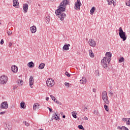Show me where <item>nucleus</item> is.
<instances>
[{
  "mask_svg": "<svg viewBox=\"0 0 130 130\" xmlns=\"http://www.w3.org/2000/svg\"><path fill=\"white\" fill-rule=\"evenodd\" d=\"M125 128V130H128V128Z\"/></svg>",
  "mask_w": 130,
  "mask_h": 130,
  "instance_id": "61",
  "label": "nucleus"
},
{
  "mask_svg": "<svg viewBox=\"0 0 130 130\" xmlns=\"http://www.w3.org/2000/svg\"><path fill=\"white\" fill-rule=\"evenodd\" d=\"M30 30L31 33H36V31H37V29L36 28V26L33 25L32 26H31L30 27Z\"/></svg>",
  "mask_w": 130,
  "mask_h": 130,
  "instance_id": "15",
  "label": "nucleus"
},
{
  "mask_svg": "<svg viewBox=\"0 0 130 130\" xmlns=\"http://www.w3.org/2000/svg\"><path fill=\"white\" fill-rule=\"evenodd\" d=\"M109 94H110V96H111V97H112V96H113V92L112 91H110L109 92Z\"/></svg>",
  "mask_w": 130,
  "mask_h": 130,
  "instance_id": "43",
  "label": "nucleus"
},
{
  "mask_svg": "<svg viewBox=\"0 0 130 130\" xmlns=\"http://www.w3.org/2000/svg\"><path fill=\"white\" fill-rule=\"evenodd\" d=\"M8 25H9V26H11V25H12V23L9 22V23H8Z\"/></svg>",
  "mask_w": 130,
  "mask_h": 130,
  "instance_id": "57",
  "label": "nucleus"
},
{
  "mask_svg": "<svg viewBox=\"0 0 130 130\" xmlns=\"http://www.w3.org/2000/svg\"><path fill=\"white\" fill-rule=\"evenodd\" d=\"M107 60L108 63H110V61L111 60V57L107 58Z\"/></svg>",
  "mask_w": 130,
  "mask_h": 130,
  "instance_id": "38",
  "label": "nucleus"
},
{
  "mask_svg": "<svg viewBox=\"0 0 130 130\" xmlns=\"http://www.w3.org/2000/svg\"><path fill=\"white\" fill-rule=\"evenodd\" d=\"M25 106H26V104H25L24 102H21V103H20V107H21V108L24 109V108H25Z\"/></svg>",
  "mask_w": 130,
  "mask_h": 130,
  "instance_id": "29",
  "label": "nucleus"
},
{
  "mask_svg": "<svg viewBox=\"0 0 130 130\" xmlns=\"http://www.w3.org/2000/svg\"><path fill=\"white\" fill-rule=\"evenodd\" d=\"M29 86L30 88H33V85H34V78L33 77L30 76L29 79Z\"/></svg>",
  "mask_w": 130,
  "mask_h": 130,
  "instance_id": "11",
  "label": "nucleus"
},
{
  "mask_svg": "<svg viewBox=\"0 0 130 130\" xmlns=\"http://www.w3.org/2000/svg\"><path fill=\"white\" fill-rule=\"evenodd\" d=\"M46 101H48V100H49V98H48V97L46 98Z\"/></svg>",
  "mask_w": 130,
  "mask_h": 130,
  "instance_id": "56",
  "label": "nucleus"
},
{
  "mask_svg": "<svg viewBox=\"0 0 130 130\" xmlns=\"http://www.w3.org/2000/svg\"><path fill=\"white\" fill-rule=\"evenodd\" d=\"M95 73H98V74H99V72L98 71V70H96Z\"/></svg>",
  "mask_w": 130,
  "mask_h": 130,
  "instance_id": "58",
  "label": "nucleus"
},
{
  "mask_svg": "<svg viewBox=\"0 0 130 130\" xmlns=\"http://www.w3.org/2000/svg\"><path fill=\"white\" fill-rule=\"evenodd\" d=\"M84 111H88V108L85 107L84 108Z\"/></svg>",
  "mask_w": 130,
  "mask_h": 130,
  "instance_id": "50",
  "label": "nucleus"
},
{
  "mask_svg": "<svg viewBox=\"0 0 130 130\" xmlns=\"http://www.w3.org/2000/svg\"><path fill=\"white\" fill-rule=\"evenodd\" d=\"M52 120H53V119H55L56 120H58V119H59V117L58 116V115H57V114H56V113H55V114H54L52 118H51Z\"/></svg>",
  "mask_w": 130,
  "mask_h": 130,
  "instance_id": "19",
  "label": "nucleus"
},
{
  "mask_svg": "<svg viewBox=\"0 0 130 130\" xmlns=\"http://www.w3.org/2000/svg\"><path fill=\"white\" fill-rule=\"evenodd\" d=\"M60 114H61V115H62V114H63V112H61L60 113Z\"/></svg>",
  "mask_w": 130,
  "mask_h": 130,
  "instance_id": "60",
  "label": "nucleus"
},
{
  "mask_svg": "<svg viewBox=\"0 0 130 130\" xmlns=\"http://www.w3.org/2000/svg\"><path fill=\"white\" fill-rule=\"evenodd\" d=\"M46 84L48 87H53V86H54V80L49 78L47 80Z\"/></svg>",
  "mask_w": 130,
  "mask_h": 130,
  "instance_id": "5",
  "label": "nucleus"
},
{
  "mask_svg": "<svg viewBox=\"0 0 130 130\" xmlns=\"http://www.w3.org/2000/svg\"><path fill=\"white\" fill-rule=\"evenodd\" d=\"M5 113H6V111H4V112H0V114L2 115L3 114H5Z\"/></svg>",
  "mask_w": 130,
  "mask_h": 130,
  "instance_id": "52",
  "label": "nucleus"
},
{
  "mask_svg": "<svg viewBox=\"0 0 130 130\" xmlns=\"http://www.w3.org/2000/svg\"><path fill=\"white\" fill-rule=\"evenodd\" d=\"M67 5H69V1L68 0H63L60 3V6L61 7H66Z\"/></svg>",
  "mask_w": 130,
  "mask_h": 130,
  "instance_id": "12",
  "label": "nucleus"
},
{
  "mask_svg": "<svg viewBox=\"0 0 130 130\" xmlns=\"http://www.w3.org/2000/svg\"><path fill=\"white\" fill-rule=\"evenodd\" d=\"M84 120H88V117H84Z\"/></svg>",
  "mask_w": 130,
  "mask_h": 130,
  "instance_id": "55",
  "label": "nucleus"
},
{
  "mask_svg": "<svg viewBox=\"0 0 130 130\" xmlns=\"http://www.w3.org/2000/svg\"><path fill=\"white\" fill-rule=\"evenodd\" d=\"M95 10H96V8H95L94 7H93L90 10V15H93Z\"/></svg>",
  "mask_w": 130,
  "mask_h": 130,
  "instance_id": "27",
  "label": "nucleus"
},
{
  "mask_svg": "<svg viewBox=\"0 0 130 130\" xmlns=\"http://www.w3.org/2000/svg\"><path fill=\"white\" fill-rule=\"evenodd\" d=\"M126 124H128V125H130V118L128 119V120H127Z\"/></svg>",
  "mask_w": 130,
  "mask_h": 130,
  "instance_id": "44",
  "label": "nucleus"
},
{
  "mask_svg": "<svg viewBox=\"0 0 130 130\" xmlns=\"http://www.w3.org/2000/svg\"><path fill=\"white\" fill-rule=\"evenodd\" d=\"M89 55L90 57H94L95 56V55H94V53H93V51H92V50H89Z\"/></svg>",
  "mask_w": 130,
  "mask_h": 130,
  "instance_id": "28",
  "label": "nucleus"
},
{
  "mask_svg": "<svg viewBox=\"0 0 130 130\" xmlns=\"http://www.w3.org/2000/svg\"><path fill=\"white\" fill-rule=\"evenodd\" d=\"M119 35L121 39H123V41L126 40V36L125 35V32L123 31L121 27H119Z\"/></svg>",
  "mask_w": 130,
  "mask_h": 130,
  "instance_id": "1",
  "label": "nucleus"
},
{
  "mask_svg": "<svg viewBox=\"0 0 130 130\" xmlns=\"http://www.w3.org/2000/svg\"><path fill=\"white\" fill-rule=\"evenodd\" d=\"M44 67H45V63H42L39 66L38 69L39 70H43V69H44Z\"/></svg>",
  "mask_w": 130,
  "mask_h": 130,
  "instance_id": "23",
  "label": "nucleus"
},
{
  "mask_svg": "<svg viewBox=\"0 0 130 130\" xmlns=\"http://www.w3.org/2000/svg\"><path fill=\"white\" fill-rule=\"evenodd\" d=\"M17 83L18 86H22L24 82L23 81V80H20V79H18L17 81Z\"/></svg>",
  "mask_w": 130,
  "mask_h": 130,
  "instance_id": "24",
  "label": "nucleus"
},
{
  "mask_svg": "<svg viewBox=\"0 0 130 130\" xmlns=\"http://www.w3.org/2000/svg\"><path fill=\"white\" fill-rule=\"evenodd\" d=\"M104 108H105V110H106V111H107V112L109 111V109H108V105H104Z\"/></svg>",
  "mask_w": 130,
  "mask_h": 130,
  "instance_id": "35",
  "label": "nucleus"
},
{
  "mask_svg": "<svg viewBox=\"0 0 130 130\" xmlns=\"http://www.w3.org/2000/svg\"><path fill=\"white\" fill-rule=\"evenodd\" d=\"M55 102V103H56L57 104H59V105H61V104H61V102H58V101H57V100H56Z\"/></svg>",
  "mask_w": 130,
  "mask_h": 130,
  "instance_id": "41",
  "label": "nucleus"
},
{
  "mask_svg": "<svg viewBox=\"0 0 130 130\" xmlns=\"http://www.w3.org/2000/svg\"><path fill=\"white\" fill-rule=\"evenodd\" d=\"M25 125H26V126H29V125H30V124H29L28 122L25 121Z\"/></svg>",
  "mask_w": 130,
  "mask_h": 130,
  "instance_id": "45",
  "label": "nucleus"
},
{
  "mask_svg": "<svg viewBox=\"0 0 130 130\" xmlns=\"http://www.w3.org/2000/svg\"><path fill=\"white\" fill-rule=\"evenodd\" d=\"M39 109V104H35L34 105V110H36V109Z\"/></svg>",
  "mask_w": 130,
  "mask_h": 130,
  "instance_id": "26",
  "label": "nucleus"
},
{
  "mask_svg": "<svg viewBox=\"0 0 130 130\" xmlns=\"http://www.w3.org/2000/svg\"><path fill=\"white\" fill-rule=\"evenodd\" d=\"M5 130H11V125L10 124H6V126H5Z\"/></svg>",
  "mask_w": 130,
  "mask_h": 130,
  "instance_id": "25",
  "label": "nucleus"
},
{
  "mask_svg": "<svg viewBox=\"0 0 130 130\" xmlns=\"http://www.w3.org/2000/svg\"><path fill=\"white\" fill-rule=\"evenodd\" d=\"M45 21L47 24H49V22H50V16L49 15L46 16Z\"/></svg>",
  "mask_w": 130,
  "mask_h": 130,
  "instance_id": "18",
  "label": "nucleus"
},
{
  "mask_svg": "<svg viewBox=\"0 0 130 130\" xmlns=\"http://www.w3.org/2000/svg\"><path fill=\"white\" fill-rule=\"evenodd\" d=\"M81 5L82 4L81 3V1L80 0H77V1L75 3V10L76 11H78V10H81V8L80 7L81 6Z\"/></svg>",
  "mask_w": 130,
  "mask_h": 130,
  "instance_id": "4",
  "label": "nucleus"
},
{
  "mask_svg": "<svg viewBox=\"0 0 130 130\" xmlns=\"http://www.w3.org/2000/svg\"><path fill=\"white\" fill-rule=\"evenodd\" d=\"M92 91L93 92H94V93H96V89L95 88H93Z\"/></svg>",
  "mask_w": 130,
  "mask_h": 130,
  "instance_id": "54",
  "label": "nucleus"
},
{
  "mask_svg": "<svg viewBox=\"0 0 130 130\" xmlns=\"http://www.w3.org/2000/svg\"><path fill=\"white\" fill-rule=\"evenodd\" d=\"M28 4H25L23 5V12L25 13H27L28 12Z\"/></svg>",
  "mask_w": 130,
  "mask_h": 130,
  "instance_id": "13",
  "label": "nucleus"
},
{
  "mask_svg": "<svg viewBox=\"0 0 130 130\" xmlns=\"http://www.w3.org/2000/svg\"><path fill=\"white\" fill-rule=\"evenodd\" d=\"M66 11V7L61 6H60L58 9L56 10V14H60V13H63V12H64Z\"/></svg>",
  "mask_w": 130,
  "mask_h": 130,
  "instance_id": "7",
  "label": "nucleus"
},
{
  "mask_svg": "<svg viewBox=\"0 0 130 130\" xmlns=\"http://www.w3.org/2000/svg\"><path fill=\"white\" fill-rule=\"evenodd\" d=\"M102 99L104 101L105 103L107 105H109V101L108 100V96H107V93L106 91H103L102 94Z\"/></svg>",
  "mask_w": 130,
  "mask_h": 130,
  "instance_id": "2",
  "label": "nucleus"
},
{
  "mask_svg": "<svg viewBox=\"0 0 130 130\" xmlns=\"http://www.w3.org/2000/svg\"><path fill=\"white\" fill-rule=\"evenodd\" d=\"M0 43L1 45H3V44H4V40L2 39Z\"/></svg>",
  "mask_w": 130,
  "mask_h": 130,
  "instance_id": "49",
  "label": "nucleus"
},
{
  "mask_svg": "<svg viewBox=\"0 0 130 130\" xmlns=\"http://www.w3.org/2000/svg\"><path fill=\"white\" fill-rule=\"evenodd\" d=\"M123 60H124V58H123V57H122L121 58L119 59V62H122Z\"/></svg>",
  "mask_w": 130,
  "mask_h": 130,
  "instance_id": "37",
  "label": "nucleus"
},
{
  "mask_svg": "<svg viewBox=\"0 0 130 130\" xmlns=\"http://www.w3.org/2000/svg\"><path fill=\"white\" fill-rule=\"evenodd\" d=\"M70 46L71 45L70 44H66L62 48L63 50H70Z\"/></svg>",
  "mask_w": 130,
  "mask_h": 130,
  "instance_id": "14",
  "label": "nucleus"
},
{
  "mask_svg": "<svg viewBox=\"0 0 130 130\" xmlns=\"http://www.w3.org/2000/svg\"><path fill=\"white\" fill-rule=\"evenodd\" d=\"M111 56H112V54H111V53L109 52H107L106 53V57H105L104 58L107 59V58L109 57H111Z\"/></svg>",
  "mask_w": 130,
  "mask_h": 130,
  "instance_id": "20",
  "label": "nucleus"
},
{
  "mask_svg": "<svg viewBox=\"0 0 130 130\" xmlns=\"http://www.w3.org/2000/svg\"><path fill=\"white\" fill-rule=\"evenodd\" d=\"M13 7L15 8H18L19 7V1L18 0H13Z\"/></svg>",
  "mask_w": 130,
  "mask_h": 130,
  "instance_id": "17",
  "label": "nucleus"
},
{
  "mask_svg": "<svg viewBox=\"0 0 130 130\" xmlns=\"http://www.w3.org/2000/svg\"><path fill=\"white\" fill-rule=\"evenodd\" d=\"M126 6H128V7H130V2H127L126 3Z\"/></svg>",
  "mask_w": 130,
  "mask_h": 130,
  "instance_id": "46",
  "label": "nucleus"
},
{
  "mask_svg": "<svg viewBox=\"0 0 130 130\" xmlns=\"http://www.w3.org/2000/svg\"><path fill=\"white\" fill-rule=\"evenodd\" d=\"M72 114L73 117L74 118H77V115H76L77 113H76V112H74V111L72 112Z\"/></svg>",
  "mask_w": 130,
  "mask_h": 130,
  "instance_id": "32",
  "label": "nucleus"
},
{
  "mask_svg": "<svg viewBox=\"0 0 130 130\" xmlns=\"http://www.w3.org/2000/svg\"><path fill=\"white\" fill-rule=\"evenodd\" d=\"M64 85L66 87H70V83L65 82Z\"/></svg>",
  "mask_w": 130,
  "mask_h": 130,
  "instance_id": "42",
  "label": "nucleus"
},
{
  "mask_svg": "<svg viewBox=\"0 0 130 130\" xmlns=\"http://www.w3.org/2000/svg\"><path fill=\"white\" fill-rule=\"evenodd\" d=\"M11 69L13 73H17L18 72V67L16 66H12Z\"/></svg>",
  "mask_w": 130,
  "mask_h": 130,
  "instance_id": "16",
  "label": "nucleus"
},
{
  "mask_svg": "<svg viewBox=\"0 0 130 130\" xmlns=\"http://www.w3.org/2000/svg\"><path fill=\"white\" fill-rule=\"evenodd\" d=\"M7 34L8 36H11V35H12V34H13V32L8 30Z\"/></svg>",
  "mask_w": 130,
  "mask_h": 130,
  "instance_id": "39",
  "label": "nucleus"
},
{
  "mask_svg": "<svg viewBox=\"0 0 130 130\" xmlns=\"http://www.w3.org/2000/svg\"><path fill=\"white\" fill-rule=\"evenodd\" d=\"M88 43L90 46H91V47H95V46H96V42H95L94 40H92V39L89 40Z\"/></svg>",
  "mask_w": 130,
  "mask_h": 130,
  "instance_id": "10",
  "label": "nucleus"
},
{
  "mask_svg": "<svg viewBox=\"0 0 130 130\" xmlns=\"http://www.w3.org/2000/svg\"><path fill=\"white\" fill-rule=\"evenodd\" d=\"M48 109H49L50 112H52V109L49 107H47Z\"/></svg>",
  "mask_w": 130,
  "mask_h": 130,
  "instance_id": "48",
  "label": "nucleus"
},
{
  "mask_svg": "<svg viewBox=\"0 0 130 130\" xmlns=\"http://www.w3.org/2000/svg\"><path fill=\"white\" fill-rule=\"evenodd\" d=\"M50 97L53 101H54V102L56 101V99H55V97H54L53 95H50Z\"/></svg>",
  "mask_w": 130,
  "mask_h": 130,
  "instance_id": "33",
  "label": "nucleus"
},
{
  "mask_svg": "<svg viewBox=\"0 0 130 130\" xmlns=\"http://www.w3.org/2000/svg\"><path fill=\"white\" fill-rule=\"evenodd\" d=\"M8 82V77L3 75L0 77V84L1 85H5Z\"/></svg>",
  "mask_w": 130,
  "mask_h": 130,
  "instance_id": "3",
  "label": "nucleus"
},
{
  "mask_svg": "<svg viewBox=\"0 0 130 130\" xmlns=\"http://www.w3.org/2000/svg\"><path fill=\"white\" fill-rule=\"evenodd\" d=\"M12 45H13V44H12V43L10 42V43H9V47H11V46H12Z\"/></svg>",
  "mask_w": 130,
  "mask_h": 130,
  "instance_id": "53",
  "label": "nucleus"
},
{
  "mask_svg": "<svg viewBox=\"0 0 130 130\" xmlns=\"http://www.w3.org/2000/svg\"><path fill=\"white\" fill-rule=\"evenodd\" d=\"M81 82L82 84H85L87 83V79L85 77H82V79L80 80V83Z\"/></svg>",
  "mask_w": 130,
  "mask_h": 130,
  "instance_id": "22",
  "label": "nucleus"
},
{
  "mask_svg": "<svg viewBox=\"0 0 130 130\" xmlns=\"http://www.w3.org/2000/svg\"><path fill=\"white\" fill-rule=\"evenodd\" d=\"M117 128H118V129H124V130H126V129L125 128H127V127L124 126H122V127H120L119 126H118L117 127Z\"/></svg>",
  "mask_w": 130,
  "mask_h": 130,
  "instance_id": "31",
  "label": "nucleus"
},
{
  "mask_svg": "<svg viewBox=\"0 0 130 130\" xmlns=\"http://www.w3.org/2000/svg\"><path fill=\"white\" fill-rule=\"evenodd\" d=\"M127 118H122V121H127Z\"/></svg>",
  "mask_w": 130,
  "mask_h": 130,
  "instance_id": "47",
  "label": "nucleus"
},
{
  "mask_svg": "<svg viewBox=\"0 0 130 130\" xmlns=\"http://www.w3.org/2000/svg\"><path fill=\"white\" fill-rule=\"evenodd\" d=\"M78 128H79V129L85 130V128H84V127L82 125H78Z\"/></svg>",
  "mask_w": 130,
  "mask_h": 130,
  "instance_id": "34",
  "label": "nucleus"
},
{
  "mask_svg": "<svg viewBox=\"0 0 130 130\" xmlns=\"http://www.w3.org/2000/svg\"><path fill=\"white\" fill-rule=\"evenodd\" d=\"M62 118H66V115H63V116H62Z\"/></svg>",
  "mask_w": 130,
  "mask_h": 130,
  "instance_id": "59",
  "label": "nucleus"
},
{
  "mask_svg": "<svg viewBox=\"0 0 130 130\" xmlns=\"http://www.w3.org/2000/svg\"><path fill=\"white\" fill-rule=\"evenodd\" d=\"M129 1L130 2V0H129Z\"/></svg>",
  "mask_w": 130,
  "mask_h": 130,
  "instance_id": "63",
  "label": "nucleus"
},
{
  "mask_svg": "<svg viewBox=\"0 0 130 130\" xmlns=\"http://www.w3.org/2000/svg\"><path fill=\"white\" fill-rule=\"evenodd\" d=\"M48 1H49V0H48Z\"/></svg>",
  "mask_w": 130,
  "mask_h": 130,
  "instance_id": "64",
  "label": "nucleus"
},
{
  "mask_svg": "<svg viewBox=\"0 0 130 130\" xmlns=\"http://www.w3.org/2000/svg\"><path fill=\"white\" fill-rule=\"evenodd\" d=\"M1 107L2 109H8L9 108V105L8 104V102H4L1 104Z\"/></svg>",
  "mask_w": 130,
  "mask_h": 130,
  "instance_id": "9",
  "label": "nucleus"
},
{
  "mask_svg": "<svg viewBox=\"0 0 130 130\" xmlns=\"http://www.w3.org/2000/svg\"><path fill=\"white\" fill-rule=\"evenodd\" d=\"M107 2H108V5H109V6H110V5L114 3V1H113V0H107Z\"/></svg>",
  "mask_w": 130,
  "mask_h": 130,
  "instance_id": "30",
  "label": "nucleus"
},
{
  "mask_svg": "<svg viewBox=\"0 0 130 130\" xmlns=\"http://www.w3.org/2000/svg\"><path fill=\"white\" fill-rule=\"evenodd\" d=\"M93 113L95 115H98V114H99V112H98V110H94V111H93Z\"/></svg>",
  "mask_w": 130,
  "mask_h": 130,
  "instance_id": "36",
  "label": "nucleus"
},
{
  "mask_svg": "<svg viewBox=\"0 0 130 130\" xmlns=\"http://www.w3.org/2000/svg\"><path fill=\"white\" fill-rule=\"evenodd\" d=\"M107 59H106V58H104L103 59H102L101 60V64L102 66V67H103V68H104V69H106V68H107Z\"/></svg>",
  "mask_w": 130,
  "mask_h": 130,
  "instance_id": "8",
  "label": "nucleus"
},
{
  "mask_svg": "<svg viewBox=\"0 0 130 130\" xmlns=\"http://www.w3.org/2000/svg\"><path fill=\"white\" fill-rule=\"evenodd\" d=\"M35 64H34V62L33 61H30L27 63V66L28 68H33Z\"/></svg>",
  "mask_w": 130,
  "mask_h": 130,
  "instance_id": "21",
  "label": "nucleus"
},
{
  "mask_svg": "<svg viewBox=\"0 0 130 130\" xmlns=\"http://www.w3.org/2000/svg\"><path fill=\"white\" fill-rule=\"evenodd\" d=\"M1 24H2V23H0V25H1Z\"/></svg>",
  "mask_w": 130,
  "mask_h": 130,
  "instance_id": "62",
  "label": "nucleus"
},
{
  "mask_svg": "<svg viewBox=\"0 0 130 130\" xmlns=\"http://www.w3.org/2000/svg\"><path fill=\"white\" fill-rule=\"evenodd\" d=\"M56 15L59 16L60 21H63L66 17H67V15L64 13H56Z\"/></svg>",
  "mask_w": 130,
  "mask_h": 130,
  "instance_id": "6",
  "label": "nucleus"
},
{
  "mask_svg": "<svg viewBox=\"0 0 130 130\" xmlns=\"http://www.w3.org/2000/svg\"><path fill=\"white\" fill-rule=\"evenodd\" d=\"M17 88H18V86H17V85H15L13 87L14 90H16V89H17Z\"/></svg>",
  "mask_w": 130,
  "mask_h": 130,
  "instance_id": "51",
  "label": "nucleus"
},
{
  "mask_svg": "<svg viewBox=\"0 0 130 130\" xmlns=\"http://www.w3.org/2000/svg\"><path fill=\"white\" fill-rule=\"evenodd\" d=\"M65 75L67 76V77H71V74H70L68 72L65 73Z\"/></svg>",
  "mask_w": 130,
  "mask_h": 130,
  "instance_id": "40",
  "label": "nucleus"
}]
</instances>
